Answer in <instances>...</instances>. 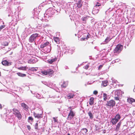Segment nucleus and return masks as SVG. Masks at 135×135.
Wrapping results in <instances>:
<instances>
[{
    "label": "nucleus",
    "instance_id": "nucleus-35",
    "mask_svg": "<svg viewBox=\"0 0 135 135\" xmlns=\"http://www.w3.org/2000/svg\"><path fill=\"white\" fill-rule=\"evenodd\" d=\"M35 129H38V124L37 123H36L35 124Z\"/></svg>",
    "mask_w": 135,
    "mask_h": 135
},
{
    "label": "nucleus",
    "instance_id": "nucleus-28",
    "mask_svg": "<svg viewBox=\"0 0 135 135\" xmlns=\"http://www.w3.org/2000/svg\"><path fill=\"white\" fill-rule=\"evenodd\" d=\"M107 94L105 93L103 94V98L104 101H106L107 99Z\"/></svg>",
    "mask_w": 135,
    "mask_h": 135
},
{
    "label": "nucleus",
    "instance_id": "nucleus-6",
    "mask_svg": "<svg viewBox=\"0 0 135 135\" xmlns=\"http://www.w3.org/2000/svg\"><path fill=\"white\" fill-rule=\"evenodd\" d=\"M115 102L113 100H111L107 102L106 105L108 106L113 107L115 106Z\"/></svg>",
    "mask_w": 135,
    "mask_h": 135
},
{
    "label": "nucleus",
    "instance_id": "nucleus-30",
    "mask_svg": "<svg viewBox=\"0 0 135 135\" xmlns=\"http://www.w3.org/2000/svg\"><path fill=\"white\" fill-rule=\"evenodd\" d=\"M41 73L43 74H44L45 75H47V71L44 70V71H42L41 72Z\"/></svg>",
    "mask_w": 135,
    "mask_h": 135
},
{
    "label": "nucleus",
    "instance_id": "nucleus-21",
    "mask_svg": "<svg viewBox=\"0 0 135 135\" xmlns=\"http://www.w3.org/2000/svg\"><path fill=\"white\" fill-rule=\"evenodd\" d=\"M121 122H119L117 124L115 129V130L116 131H117L119 130L120 126L121 125Z\"/></svg>",
    "mask_w": 135,
    "mask_h": 135
},
{
    "label": "nucleus",
    "instance_id": "nucleus-18",
    "mask_svg": "<svg viewBox=\"0 0 135 135\" xmlns=\"http://www.w3.org/2000/svg\"><path fill=\"white\" fill-rule=\"evenodd\" d=\"M111 121L113 124L114 125L118 121L115 118H112Z\"/></svg>",
    "mask_w": 135,
    "mask_h": 135
},
{
    "label": "nucleus",
    "instance_id": "nucleus-37",
    "mask_svg": "<svg viewBox=\"0 0 135 135\" xmlns=\"http://www.w3.org/2000/svg\"><path fill=\"white\" fill-rule=\"evenodd\" d=\"M82 130H84L85 133H86L88 131L87 129L86 128H83Z\"/></svg>",
    "mask_w": 135,
    "mask_h": 135
},
{
    "label": "nucleus",
    "instance_id": "nucleus-43",
    "mask_svg": "<svg viewBox=\"0 0 135 135\" xmlns=\"http://www.w3.org/2000/svg\"><path fill=\"white\" fill-rule=\"evenodd\" d=\"M2 108V105L0 104V109H1Z\"/></svg>",
    "mask_w": 135,
    "mask_h": 135
},
{
    "label": "nucleus",
    "instance_id": "nucleus-3",
    "mask_svg": "<svg viewBox=\"0 0 135 135\" xmlns=\"http://www.w3.org/2000/svg\"><path fill=\"white\" fill-rule=\"evenodd\" d=\"M39 34L37 33L32 34L29 37V40L30 42H32L35 41L36 38L38 37Z\"/></svg>",
    "mask_w": 135,
    "mask_h": 135
},
{
    "label": "nucleus",
    "instance_id": "nucleus-14",
    "mask_svg": "<svg viewBox=\"0 0 135 135\" xmlns=\"http://www.w3.org/2000/svg\"><path fill=\"white\" fill-rule=\"evenodd\" d=\"M21 107H22L23 109L26 110H28V105L25 104L24 103H22L21 104Z\"/></svg>",
    "mask_w": 135,
    "mask_h": 135
},
{
    "label": "nucleus",
    "instance_id": "nucleus-16",
    "mask_svg": "<svg viewBox=\"0 0 135 135\" xmlns=\"http://www.w3.org/2000/svg\"><path fill=\"white\" fill-rule=\"evenodd\" d=\"M47 74L49 75L50 76L51 75H52L54 73L53 70L50 69L47 70Z\"/></svg>",
    "mask_w": 135,
    "mask_h": 135
},
{
    "label": "nucleus",
    "instance_id": "nucleus-44",
    "mask_svg": "<svg viewBox=\"0 0 135 135\" xmlns=\"http://www.w3.org/2000/svg\"><path fill=\"white\" fill-rule=\"evenodd\" d=\"M35 70V71H36L37 70L36 69H35V70Z\"/></svg>",
    "mask_w": 135,
    "mask_h": 135
},
{
    "label": "nucleus",
    "instance_id": "nucleus-48",
    "mask_svg": "<svg viewBox=\"0 0 135 135\" xmlns=\"http://www.w3.org/2000/svg\"><path fill=\"white\" fill-rule=\"evenodd\" d=\"M28 70H30V68H29V69H28Z\"/></svg>",
    "mask_w": 135,
    "mask_h": 135
},
{
    "label": "nucleus",
    "instance_id": "nucleus-39",
    "mask_svg": "<svg viewBox=\"0 0 135 135\" xmlns=\"http://www.w3.org/2000/svg\"><path fill=\"white\" fill-rule=\"evenodd\" d=\"M101 6V5L98 2H97V4H96L95 5V6L96 7H97V6L99 7V6Z\"/></svg>",
    "mask_w": 135,
    "mask_h": 135
},
{
    "label": "nucleus",
    "instance_id": "nucleus-46",
    "mask_svg": "<svg viewBox=\"0 0 135 135\" xmlns=\"http://www.w3.org/2000/svg\"><path fill=\"white\" fill-rule=\"evenodd\" d=\"M120 85H121L122 86H123V85H121V84H120Z\"/></svg>",
    "mask_w": 135,
    "mask_h": 135
},
{
    "label": "nucleus",
    "instance_id": "nucleus-29",
    "mask_svg": "<svg viewBox=\"0 0 135 135\" xmlns=\"http://www.w3.org/2000/svg\"><path fill=\"white\" fill-rule=\"evenodd\" d=\"M88 114L89 116L90 117V118L91 119H92L93 118V116L92 113L90 112L88 113Z\"/></svg>",
    "mask_w": 135,
    "mask_h": 135
},
{
    "label": "nucleus",
    "instance_id": "nucleus-9",
    "mask_svg": "<svg viewBox=\"0 0 135 135\" xmlns=\"http://www.w3.org/2000/svg\"><path fill=\"white\" fill-rule=\"evenodd\" d=\"M2 64L5 66H8L11 65V62H8L6 60H4L2 62Z\"/></svg>",
    "mask_w": 135,
    "mask_h": 135
},
{
    "label": "nucleus",
    "instance_id": "nucleus-12",
    "mask_svg": "<svg viewBox=\"0 0 135 135\" xmlns=\"http://www.w3.org/2000/svg\"><path fill=\"white\" fill-rule=\"evenodd\" d=\"M35 60H36V59L35 58L32 57L28 61V63L29 64H33L36 62Z\"/></svg>",
    "mask_w": 135,
    "mask_h": 135
},
{
    "label": "nucleus",
    "instance_id": "nucleus-19",
    "mask_svg": "<svg viewBox=\"0 0 135 135\" xmlns=\"http://www.w3.org/2000/svg\"><path fill=\"white\" fill-rule=\"evenodd\" d=\"M75 96V95L74 94L71 93H69L67 95V97L68 99H70L73 98Z\"/></svg>",
    "mask_w": 135,
    "mask_h": 135
},
{
    "label": "nucleus",
    "instance_id": "nucleus-26",
    "mask_svg": "<svg viewBox=\"0 0 135 135\" xmlns=\"http://www.w3.org/2000/svg\"><path fill=\"white\" fill-rule=\"evenodd\" d=\"M88 17H89V16H86L85 17H83L81 18L83 21L84 22V23H86V21L87 20Z\"/></svg>",
    "mask_w": 135,
    "mask_h": 135
},
{
    "label": "nucleus",
    "instance_id": "nucleus-40",
    "mask_svg": "<svg viewBox=\"0 0 135 135\" xmlns=\"http://www.w3.org/2000/svg\"><path fill=\"white\" fill-rule=\"evenodd\" d=\"M119 98L118 97H114V99L115 100H119Z\"/></svg>",
    "mask_w": 135,
    "mask_h": 135
},
{
    "label": "nucleus",
    "instance_id": "nucleus-33",
    "mask_svg": "<svg viewBox=\"0 0 135 135\" xmlns=\"http://www.w3.org/2000/svg\"><path fill=\"white\" fill-rule=\"evenodd\" d=\"M5 25H1L0 27V31H1V30L3 29V28H4L5 27Z\"/></svg>",
    "mask_w": 135,
    "mask_h": 135
},
{
    "label": "nucleus",
    "instance_id": "nucleus-20",
    "mask_svg": "<svg viewBox=\"0 0 135 135\" xmlns=\"http://www.w3.org/2000/svg\"><path fill=\"white\" fill-rule=\"evenodd\" d=\"M94 98L93 97H91L90 99L89 104L90 105H93L94 103Z\"/></svg>",
    "mask_w": 135,
    "mask_h": 135
},
{
    "label": "nucleus",
    "instance_id": "nucleus-23",
    "mask_svg": "<svg viewBox=\"0 0 135 135\" xmlns=\"http://www.w3.org/2000/svg\"><path fill=\"white\" fill-rule=\"evenodd\" d=\"M54 41L57 44H59L60 43V39L58 37H54Z\"/></svg>",
    "mask_w": 135,
    "mask_h": 135
},
{
    "label": "nucleus",
    "instance_id": "nucleus-49",
    "mask_svg": "<svg viewBox=\"0 0 135 135\" xmlns=\"http://www.w3.org/2000/svg\"><path fill=\"white\" fill-rule=\"evenodd\" d=\"M33 68H32L31 69H33Z\"/></svg>",
    "mask_w": 135,
    "mask_h": 135
},
{
    "label": "nucleus",
    "instance_id": "nucleus-4",
    "mask_svg": "<svg viewBox=\"0 0 135 135\" xmlns=\"http://www.w3.org/2000/svg\"><path fill=\"white\" fill-rule=\"evenodd\" d=\"M123 46L120 44L118 45L115 47L114 50V53H119L122 50L123 48Z\"/></svg>",
    "mask_w": 135,
    "mask_h": 135
},
{
    "label": "nucleus",
    "instance_id": "nucleus-32",
    "mask_svg": "<svg viewBox=\"0 0 135 135\" xmlns=\"http://www.w3.org/2000/svg\"><path fill=\"white\" fill-rule=\"evenodd\" d=\"M89 67V65H87L85 66L84 68V69H85L86 70H87L88 68Z\"/></svg>",
    "mask_w": 135,
    "mask_h": 135
},
{
    "label": "nucleus",
    "instance_id": "nucleus-1",
    "mask_svg": "<svg viewBox=\"0 0 135 135\" xmlns=\"http://www.w3.org/2000/svg\"><path fill=\"white\" fill-rule=\"evenodd\" d=\"M12 110L13 114L18 118L19 120H20L22 119V115L19 110H18L16 108H14L12 109Z\"/></svg>",
    "mask_w": 135,
    "mask_h": 135
},
{
    "label": "nucleus",
    "instance_id": "nucleus-47",
    "mask_svg": "<svg viewBox=\"0 0 135 135\" xmlns=\"http://www.w3.org/2000/svg\"><path fill=\"white\" fill-rule=\"evenodd\" d=\"M120 85H121L122 86H123V85H121V84H120Z\"/></svg>",
    "mask_w": 135,
    "mask_h": 135
},
{
    "label": "nucleus",
    "instance_id": "nucleus-7",
    "mask_svg": "<svg viewBox=\"0 0 135 135\" xmlns=\"http://www.w3.org/2000/svg\"><path fill=\"white\" fill-rule=\"evenodd\" d=\"M74 1L76 2L77 7L78 8H81L82 6L83 2L82 0H74Z\"/></svg>",
    "mask_w": 135,
    "mask_h": 135
},
{
    "label": "nucleus",
    "instance_id": "nucleus-38",
    "mask_svg": "<svg viewBox=\"0 0 135 135\" xmlns=\"http://www.w3.org/2000/svg\"><path fill=\"white\" fill-rule=\"evenodd\" d=\"M98 93V91L97 90H94L93 92V94L95 95H97Z\"/></svg>",
    "mask_w": 135,
    "mask_h": 135
},
{
    "label": "nucleus",
    "instance_id": "nucleus-5",
    "mask_svg": "<svg viewBox=\"0 0 135 135\" xmlns=\"http://www.w3.org/2000/svg\"><path fill=\"white\" fill-rule=\"evenodd\" d=\"M71 109L70 110V112L69 113L68 118L70 120L75 115V113L74 112L71 107L70 108Z\"/></svg>",
    "mask_w": 135,
    "mask_h": 135
},
{
    "label": "nucleus",
    "instance_id": "nucleus-25",
    "mask_svg": "<svg viewBox=\"0 0 135 135\" xmlns=\"http://www.w3.org/2000/svg\"><path fill=\"white\" fill-rule=\"evenodd\" d=\"M17 74L18 76L21 77L25 76H26V74H22L20 72L17 73Z\"/></svg>",
    "mask_w": 135,
    "mask_h": 135
},
{
    "label": "nucleus",
    "instance_id": "nucleus-17",
    "mask_svg": "<svg viewBox=\"0 0 135 135\" xmlns=\"http://www.w3.org/2000/svg\"><path fill=\"white\" fill-rule=\"evenodd\" d=\"M68 85V82L67 81H63V84L61 85V87L65 88Z\"/></svg>",
    "mask_w": 135,
    "mask_h": 135
},
{
    "label": "nucleus",
    "instance_id": "nucleus-10",
    "mask_svg": "<svg viewBox=\"0 0 135 135\" xmlns=\"http://www.w3.org/2000/svg\"><path fill=\"white\" fill-rule=\"evenodd\" d=\"M90 35L89 33H84L83 35V37L81 38V41H84L86 39H88L89 38Z\"/></svg>",
    "mask_w": 135,
    "mask_h": 135
},
{
    "label": "nucleus",
    "instance_id": "nucleus-31",
    "mask_svg": "<svg viewBox=\"0 0 135 135\" xmlns=\"http://www.w3.org/2000/svg\"><path fill=\"white\" fill-rule=\"evenodd\" d=\"M3 45L4 46H7L8 45V42L5 41L3 42Z\"/></svg>",
    "mask_w": 135,
    "mask_h": 135
},
{
    "label": "nucleus",
    "instance_id": "nucleus-15",
    "mask_svg": "<svg viewBox=\"0 0 135 135\" xmlns=\"http://www.w3.org/2000/svg\"><path fill=\"white\" fill-rule=\"evenodd\" d=\"M113 38V37H112L111 38L110 36L107 37L105 38L104 41L105 44L108 43L110 41V40Z\"/></svg>",
    "mask_w": 135,
    "mask_h": 135
},
{
    "label": "nucleus",
    "instance_id": "nucleus-36",
    "mask_svg": "<svg viewBox=\"0 0 135 135\" xmlns=\"http://www.w3.org/2000/svg\"><path fill=\"white\" fill-rule=\"evenodd\" d=\"M53 119L54 122H57L58 120L57 118L55 117H53Z\"/></svg>",
    "mask_w": 135,
    "mask_h": 135
},
{
    "label": "nucleus",
    "instance_id": "nucleus-11",
    "mask_svg": "<svg viewBox=\"0 0 135 135\" xmlns=\"http://www.w3.org/2000/svg\"><path fill=\"white\" fill-rule=\"evenodd\" d=\"M33 115L35 118L38 119H41L43 117V116L42 113L38 114L34 112Z\"/></svg>",
    "mask_w": 135,
    "mask_h": 135
},
{
    "label": "nucleus",
    "instance_id": "nucleus-2",
    "mask_svg": "<svg viewBox=\"0 0 135 135\" xmlns=\"http://www.w3.org/2000/svg\"><path fill=\"white\" fill-rule=\"evenodd\" d=\"M46 47H48V49L46 50V52H50L51 49V44L49 43V42H46L42 44L40 46V47L42 48Z\"/></svg>",
    "mask_w": 135,
    "mask_h": 135
},
{
    "label": "nucleus",
    "instance_id": "nucleus-42",
    "mask_svg": "<svg viewBox=\"0 0 135 135\" xmlns=\"http://www.w3.org/2000/svg\"><path fill=\"white\" fill-rule=\"evenodd\" d=\"M103 67V65H100V66H99V67H98V70H100V69H101V68L102 67Z\"/></svg>",
    "mask_w": 135,
    "mask_h": 135
},
{
    "label": "nucleus",
    "instance_id": "nucleus-22",
    "mask_svg": "<svg viewBox=\"0 0 135 135\" xmlns=\"http://www.w3.org/2000/svg\"><path fill=\"white\" fill-rule=\"evenodd\" d=\"M28 67H26V66H24V67H21L19 68H18V69L19 70H22L24 71H26V70L27 69Z\"/></svg>",
    "mask_w": 135,
    "mask_h": 135
},
{
    "label": "nucleus",
    "instance_id": "nucleus-41",
    "mask_svg": "<svg viewBox=\"0 0 135 135\" xmlns=\"http://www.w3.org/2000/svg\"><path fill=\"white\" fill-rule=\"evenodd\" d=\"M27 128L29 130H30V129H31V127L30 126L27 125Z\"/></svg>",
    "mask_w": 135,
    "mask_h": 135
},
{
    "label": "nucleus",
    "instance_id": "nucleus-27",
    "mask_svg": "<svg viewBox=\"0 0 135 135\" xmlns=\"http://www.w3.org/2000/svg\"><path fill=\"white\" fill-rule=\"evenodd\" d=\"M114 118L119 121L121 118V117L120 114H118L115 116Z\"/></svg>",
    "mask_w": 135,
    "mask_h": 135
},
{
    "label": "nucleus",
    "instance_id": "nucleus-24",
    "mask_svg": "<svg viewBox=\"0 0 135 135\" xmlns=\"http://www.w3.org/2000/svg\"><path fill=\"white\" fill-rule=\"evenodd\" d=\"M102 84L103 86L104 87L107 86L108 84V82L107 80H105L103 81L102 82Z\"/></svg>",
    "mask_w": 135,
    "mask_h": 135
},
{
    "label": "nucleus",
    "instance_id": "nucleus-8",
    "mask_svg": "<svg viewBox=\"0 0 135 135\" xmlns=\"http://www.w3.org/2000/svg\"><path fill=\"white\" fill-rule=\"evenodd\" d=\"M127 102L132 104L134 106H135V100L132 98H128L127 99Z\"/></svg>",
    "mask_w": 135,
    "mask_h": 135
},
{
    "label": "nucleus",
    "instance_id": "nucleus-34",
    "mask_svg": "<svg viewBox=\"0 0 135 135\" xmlns=\"http://www.w3.org/2000/svg\"><path fill=\"white\" fill-rule=\"evenodd\" d=\"M33 118L32 117H30L28 118V120H31V121H33Z\"/></svg>",
    "mask_w": 135,
    "mask_h": 135
},
{
    "label": "nucleus",
    "instance_id": "nucleus-13",
    "mask_svg": "<svg viewBox=\"0 0 135 135\" xmlns=\"http://www.w3.org/2000/svg\"><path fill=\"white\" fill-rule=\"evenodd\" d=\"M57 60V58L55 57L53 58L52 57L51 59H49L47 60V61L49 63L51 64L53 62L56 61Z\"/></svg>",
    "mask_w": 135,
    "mask_h": 135
},
{
    "label": "nucleus",
    "instance_id": "nucleus-45",
    "mask_svg": "<svg viewBox=\"0 0 135 135\" xmlns=\"http://www.w3.org/2000/svg\"><path fill=\"white\" fill-rule=\"evenodd\" d=\"M67 135H70V134L68 133Z\"/></svg>",
    "mask_w": 135,
    "mask_h": 135
}]
</instances>
